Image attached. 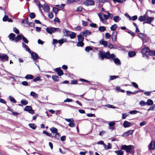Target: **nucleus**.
I'll return each mask as SVG.
<instances>
[{"label": "nucleus", "instance_id": "32", "mask_svg": "<svg viewBox=\"0 0 155 155\" xmlns=\"http://www.w3.org/2000/svg\"><path fill=\"white\" fill-rule=\"evenodd\" d=\"M29 126L32 129H35L36 127V125L35 124H29Z\"/></svg>", "mask_w": 155, "mask_h": 155}, {"label": "nucleus", "instance_id": "57", "mask_svg": "<svg viewBox=\"0 0 155 155\" xmlns=\"http://www.w3.org/2000/svg\"><path fill=\"white\" fill-rule=\"evenodd\" d=\"M35 2L36 3H37L38 4V6L39 8H41L43 6L41 4L40 2L39 1L35 0Z\"/></svg>", "mask_w": 155, "mask_h": 155}, {"label": "nucleus", "instance_id": "47", "mask_svg": "<svg viewBox=\"0 0 155 155\" xmlns=\"http://www.w3.org/2000/svg\"><path fill=\"white\" fill-rule=\"evenodd\" d=\"M79 1V0H67V3L68 4H70L74 2H77Z\"/></svg>", "mask_w": 155, "mask_h": 155}, {"label": "nucleus", "instance_id": "35", "mask_svg": "<svg viewBox=\"0 0 155 155\" xmlns=\"http://www.w3.org/2000/svg\"><path fill=\"white\" fill-rule=\"evenodd\" d=\"M98 29L101 32H104L106 30V28L104 26H100L99 27Z\"/></svg>", "mask_w": 155, "mask_h": 155}, {"label": "nucleus", "instance_id": "62", "mask_svg": "<svg viewBox=\"0 0 155 155\" xmlns=\"http://www.w3.org/2000/svg\"><path fill=\"white\" fill-rule=\"evenodd\" d=\"M28 18H26L24 20H23L22 22V24H28Z\"/></svg>", "mask_w": 155, "mask_h": 155}, {"label": "nucleus", "instance_id": "31", "mask_svg": "<svg viewBox=\"0 0 155 155\" xmlns=\"http://www.w3.org/2000/svg\"><path fill=\"white\" fill-rule=\"evenodd\" d=\"M115 152L117 155H123V151L121 150L115 151Z\"/></svg>", "mask_w": 155, "mask_h": 155}, {"label": "nucleus", "instance_id": "17", "mask_svg": "<svg viewBox=\"0 0 155 155\" xmlns=\"http://www.w3.org/2000/svg\"><path fill=\"white\" fill-rule=\"evenodd\" d=\"M22 45L25 48V50L28 51L29 53H31V51L29 48L28 46L24 43H22Z\"/></svg>", "mask_w": 155, "mask_h": 155}, {"label": "nucleus", "instance_id": "59", "mask_svg": "<svg viewBox=\"0 0 155 155\" xmlns=\"http://www.w3.org/2000/svg\"><path fill=\"white\" fill-rule=\"evenodd\" d=\"M118 78V76H110V80H113Z\"/></svg>", "mask_w": 155, "mask_h": 155}, {"label": "nucleus", "instance_id": "23", "mask_svg": "<svg viewBox=\"0 0 155 155\" xmlns=\"http://www.w3.org/2000/svg\"><path fill=\"white\" fill-rule=\"evenodd\" d=\"M100 44L104 45V47H107V42L106 41L101 40L99 42Z\"/></svg>", "mask_w": 155, "mask_h": 155}, {"label": "nucleus", "instance_id": "27", "mask_svg": "<svg viewBox=\"0 0 155 155\" xmlns=\"http://www.w3.org/2000/svg\"><path fill=\"white\" fill-rule=\"evenodd\" d=\"M146 19V16L145 15L141 16L139 17L138 18L139 20L140 21H143Z\"/></svg>", "mask_w": 155, "mask_h": 155}, {"label": "nucleus", "instance_id": "50", "mask_svg": "<svg viewBox=\"0 0 155 155\" xmlns=\"http://www.w3.org/2000/svg\"><path fill=\"white\" fill-rule=\"evenodd\" d=\"M139 112L136 110L130 111L129 113L131 114H136L137 112Z\"/></svg>", "mask_w": 155, "mask_h": 155}, {"label": "nucleus", "instance_id": "58", "mask_svg": "<svg viewBox=\"0 0 155 155\" xmlns=\"http://www.w3.org/2000/svg\"><path fill=\"white\" fill-rule=\"evenodd\" d=\"M75 124L74 123H73V122L70 123L68 124V126L69 127H74L75 126Z\"/></svg>", "mask_w": 155, "mask_h": 155}, {"label": "nucleus", "instance_id": "40", "mask_svg": "<svg viewBox=\"0 0 155 155\" xmlns=\"http://www.w3.org/2000/svg\"><path fill=\"white\" fill-rule=\"evenodd\" d=\"M21 103L24 105H26L28 104V102L25 99H22L21 101Z\"/></svg>", "mask_w": 155, "mask_h": 155}, {"label": "nucleus", "instance_id": "44", "mask_svg": "<svg viewBox=\"0 0 155 155\" xmlns=\"http://www.w3.org/2000/svg\"><path fill=\"white\" fill-rule=\"evenodd\" d=\"M148 54L150 56H155V51H150V50L149 52L148 53Z\"/></svg>", "mask_w": 155, "mask_h": 155}, {"label": "nucleus", "instance_id": "42", "mask_svg": "<svg viewBox=\"0 0 155 155\" xmlns=\"http://www.w3.org/2000/svg\"><path fill=\"white\" fill-rule=\"evenodd\" d=\"M9 98L10 101L12 102L13 103H15L16 102L15 99L11 96H9Z\"/></svg>", "mask_w": 155, "mask_h": 155}, {"label": "nucleus", "instance_id": "4", "mask_svg": "<svg viewBox=\"0 0 155 155\" xmlns=\"http://www.w3.org/2000/svg\"><path fill=\"white\" fill-rule=\"evenodd\" d=\"M99 17L103 23H104L106 20L108 19V15H105L104 14L100 13L98 14Z\"/></svg>", "mask_w": 155, "mask_h": 155}, {"label": "nucleus", "instance_id": "5", "mask_svg": "<svg viewBox=\"0 0 155 155\" xmlns=\"http://www.w3.org/2000/svg\"><path fill=\"white\" fill-rule=\"evenodd\" d=\"M150 49L148 47H146L143 49L141 51V53L143 54V56H146V58L148 57L147 54L149 52Z\"/></svg>", "mask_w": 155, "mask_h": 155}, {"label": "nucleus", "instance_id": "9", "mask_svg": "<svg viewBox=\"0 0 155 155\" xmlns=\"http://www.w3.org/2000/svg\"><path fill=\"white\" fill-rule=\"evenodd\" d=\"M117 33L116 31H113L111 36L112 40L113 41H117Z\"/></svg>", "mask_w": 155, "mask_h": 155}, {"label": "nucleus", "instance_id": "48", "mask_svg": "<svg viewBox=\"0 0 155 155\" xmlns=\"http://www.w3.org/2000/svg\"><path fill=\"white\" fill-rule=\"evenodd\" d=\"M43 133L46 134V135L50 137H51V134L46 131H43Z\"/></svg>", "mask_w": 155, "mask_h": 155}, {"label": "nucleus", "instance_id": "46", "mask_svg": "<svg viewBox=\"0 0 155 155\" xmlns=\"http://www.w3.org/2000/svg\"><path fill=\"white\" fill-rule=\"evenodd\" d=\"M22 40L23 41L25 42L26 43L28 44V41L27 39L24 37L23 35H22Z\"/></svg>", "mask_w": 155, "mask_h": 155}, {"label": "nucleus", "instance_id": "30", "mask_svg": "<svg viewBox=\"0 0 155 155\" xmlns=\"http://www.w3.org/2000/svg\"><path fill=\"white\" fill-rule=\"evenodd\" d=\"M67 39L66 38L62 39H61L59 40L58 41V42L59 43L60 45H61L63 44L64 42H67Z\"/></svg>", "mask_w": 155, "mask_h": 155}, {"label": "nucleus", "instance_id": "3", "mask_svg": "<svg viewBox=\"0 0 155 155\" xmlns=\"http://www.w3.org/2000/svg\"><path fill=\"white\" fill-rule=\"evenodd\" d=\"M63 32L64 35L69 36L71 39L74 38L76 36L75 33L68 31L66 29H63Z\"/></svg>", "mask_w": 155, "mask_h": 155}, {"label": "nucleus", "instance_id": "51", "mask_svg": "<svg viewBox=\"0 0 155 155\" xmlns=\"http://www.w3.org/2000/svg\"><path fill=\"white\" fill-rule=\"evenodd\" d=\"M92 48L90 47L87 46L85 48V50L87 52H89V51L92 50Z\"/></svg>", "mask_w": 155, "mask_h": 155}, {"label": "nucleus", "instance_id": "64", "mask_svg": "<svg viewBox=\"0 0 155 155\" xmlns=\"http://www.w3.org/2000/svg\"><path fill=\"white\" fill-rule=\"evenodd\" d=\"M115 124V122L114 121L108 123L109 126H113Z\"/></svg>", "mask_w": 155, "mask_h": 155}, {"label": "nucleus", "instance_id": "29", "mask_svg": "<svg viewBox=\"0 0 155 155\" xmlns=\"http://www.w3.org/2000/svg\"><path fill=\"white\" fill-rule=\"evenodd\" d=\"M134 130H130L126 132L125 134L127 136H128L132 134L133 133L134 131Z\"/></svg>", "mask_w": 155, "mask_h": 155}, {"label": "nucleus", "instance_id": "15", "mask_svg": "<svg viewBox=\"0 0 155 155\" xmlns=\"http://www.w3.org/2000/svg\"><path fill=\"white\" fill-rule=\"evenodd\" d=\"M154 19L153 18L148 17L147 18H146V22H144L143 23H147L148 24L150 23L151 21H153Z\"/></svg>", "mask_w": 155, "mask_h": 155}, {"label": "nucleus", "instance_id": "12", "mask_svg": "<svg viewBox=\"0 0 155 155\" xmlns=\"http://www.w3.org/2000/svg\"><path fill=\"white\" fill-rule=\"evenodd\" d=\"M31 57L34 60H36L38 58V54L35 52H31Z\"/></svg>", "mask_w": 155, "mask_h": 155}, {"label": "nucleus", "instance_id": "52", "mask_svg": "<svg viewBox=\"0 0 155 155\" xmlns=\"http://www.w3.org/2000/svg\"><path fill=\"white\" fill-rule=\"evenodd\" d=\"M65 120L68 122L70 123L73 122L74 121V120L72 118H70V119H67V118H65Z\"/></svg>", "mask_w": 155, "mask_h": 155}, {"label": "nucleus", "instance_id": "34", "mask_svg": "<svg viewBox=\"0 0 155 155\" xmlns=\"http://www.w3.org/2000/svg\"><path fill=\"white\" fill-rule=\"evenodd\" d=\"M33 78V76L31 74H27L25 77V78L27 79H31Z\"/></svg>", "mask_w": 155, "mask_h": 155}, {"label": "nucleus", "instance_id": "39", "mask_svg": "<svg viewBox=\"0 0 155 155\" xmlns=\"http://www.w3.org/2000/svg\"><path fill=\"white\" fill-rule=\"evenodd\" d=\"M60 10V9L55 7H54L53 8V12L56 14H57L58 12Z\"/></svg>", "mask_w": 155, "mask_h": 155}, {"label": "nucleus", "instance_id": "28", "mask_svg": "<svg viewBox=\"0 0 155 155\" xmlns=\"http://www.w3.org/2000/svg\"><path fill=\"white\" fill-rule=\"evenodd\" d=\"M52 31L53 33L55 32H60L61 30L58 28H55L52 27Z\"/></svg>", "mask_w": 155, "mask_h": 155}, {"label": "nucleus", "instance_id": "8", "mask_svg": "<svg viewBox=\"0 0 155 155\" xmlns=\"http://www.w3.org/2000/svg\"><path fill=\"white\" fill-rule=\"evenodd\" d=\"M84 4L86 5H94V2L92 0H86L84 2Z\"/></svg>", "mask_w": 155, "mask_h": 155}, {"label": "nucleus", "instance_id": "41", "mask_svg": "<svg viewBox=\"0 0 155 155\" xmlns=\"http://www.w3.org/2000/svg\"><path fill=\"white\" fill-rule=\"evenodd\" d=\"M84 45V43L82 41H78L77 45L78 47H82Z\"/></svg>", "mask_w": 155, "mask_h": 155}, {"label": "nucleus", "instance_id": "33", "mask_svg": "<svg viewBox=\"0 0 155 155\" xmlns=\"http://www.w3.org/2000/svg\"><path fill=\"white\" fill-rule=\"evenodd\" d=\"M153 103V101L151 99H148L146 102V104L147 105H152Z\"/></svg>", "mask_w": 155, "mask_h": 155}, {"label": "nucleus", "instance_id": "26", "mask_svg": "<svg viewBox=\"0 0 155 155\" xmlns=\"http://www.w3.org/2000/svg\"><path fill=\"white\" fill-rule=\"evenodd\" d=\"M30 95L35 98H38V95L33 91H31L30 94Z\"/></svg>", "mask_w": 155, "mask_h": 155}, {"label": "nucleus", "instance_id": "13", "mask_svg": "<svg viewBox=\"0 0 155 155\" xmlns=\"http://www.w3.org/2000/svg\"><path fill=\"white\" fill-rule=\"evenodd\" d=\"M91 33V31L89 30H86L83 31L82 34L83 35L86 37L87 36L90 35Z\"/></svg>", "mask_w": 155, "mask_h": 155}, {"label": "nucleus", "instance_id": "54", "mask_svg": "<svg viewBox=\"0 0 155 155\" xmlns=\"http://www.w3.org/2000/svg\"><path fill=\"white\" fill-rule=\"evenodd\" d=\"M90 26L93 28H96L97 27V25L96 24H94L93 23H90Z\"/></svg>", "mask_w": 155, "mask_h": 155}, {"label": "nucleus", "instance_id": "49", "mask_svg": "<svg viewBox=\"0 0 155 155\" xmlns=\"http://www.w3.org/2000/svg\"><path fill=\"white\" fill-rule=\"evenodd\" d=\"M114 2L123 3L125 2V0H113Z\"/></svg>", "mask_w": 155, "mask_h": 155}, {"label": "nucleus", "instance_id": "36", "mask_svg": "<svg viewBox=\"0 0 155 155\" xmlns=\"http://www.w3.org/2000/svg\"><path fill=\"white\" fill-rule=\"evenodd\" d=\"M117 27V25L114 24L111 27L110 29L112 31H114L116 29Z\"/></svg>", "mask_w": 155, "mask_h": 155}, {"label": "nucleus", "instance_id": "19", "mask_svg": "<svg viewBox=\"0 0 155 155\" xmlns=\"http://www.w3.org/2000/svg\"><path fill=\"white\" fill-rule=\"evenodd\" d=\"M113 19L115 22H117L121 20V18L118 16H116L114 17Z\"/></svg>", "mask_w": 155, "mask_h": 155}, {"label": "nucleus", "instance_id": "24", "mask_svg": "<svg viewBox=\"0 0 155 155\" xmlns=\"http://www.w3.org/2000/svg\"><path fill=\"white\" fill-rule=\"evenodd\" d=\"M50 130L53 134L56 133V134H58L57 129L54 127H53L50 128Z\"/></svg>", "mask_w": 155, "mask_h": 155}, {"label": "nucleus", "instance_id": "63", "mask_svg": "<svg viewBox=\"0 0 155 155\" xmlns=\"http://www.w3.org/2000/svg\"><path fill=\"white\" fill-rule=\"evenodd\" d=\"M8 18V17L7 15H5L3 18V21H7Z\"/></svg>", "mask_w": 155, "mask_h": 155}, {"label": "nucleus", "instance_id": "7", "mask_svg": "<svg viewBox=\"0 0 155 155\" xmlns=\"http://www.w3.org/2000/svg\"><path fill=\"white\" fill-rule=\"evenodd\" d=\"M0 59L2 61H8V56L6 54H1L0 53Z\"/></svg>", "mask_w": 155, "mask_h": 155}, {"label": "nucleus", "instance_id": "18", "mask_svg": "<svg viewBox=\"0 0 155 155\" xmlns=\"http://www.w3.org/2000/svg\"><path fill=\"white\" fill-rule=\"evenodd\" d=\"M130 125V123L127 121H125L123 123V126L125 128L129 127Z\"/></svg>", "mask_w": 155, "mask_h": 155}, {"label": "nucleus", "instance_id": "21", "mask_svg": "<svg viewBox=\"0 0 155 155\" xmlns=\"http://www.w3.org/2000/svg\"><path fill=\"white\" fill-rule=\"evenodd\" d=\"M77 37L78 41L83 42L84 39V38L82 35L80 34L77 36Z\"/></svg>", "mask_w": 155, "mask_h": 155}, {"label": "nucleus", "instance_id": "55", "mask_svg": "<svg viewBox=\"0 0 155 155\" xmlns=\"http://www.w3.org/2000/svg\"><path fill=\"white\" fill-rule=\"evenodd\" d=\"M105 36L106 37L107 39H110V37H111V35L108 33H106L105 34Z\"/></svg>", "mask_w": 155, "mask_h": 155}, {"label": "nucleus", "instance_id": "6", "mask_svg": "<svg viewBox=\"0 0 155 155\" xmlns=\"http://www.w3.org/2000/svg\"><path fill=\"white\" fill-rule=\"evenodd\" d=\"M24 110L25 111H28L29 113L32 114H34V111L32 110V108L31 106H26L24 108Z\"/></svg>", "mask_w": 155, "mask_h": 155}, {"label": "nucleus", "instance_id": "37", "mask_svg": "<svg viewBox=\"0 0 155 155\" xmlns=\"http://www.w3.org/2000/svg\"><path fill=\"white\" fill-rule=\"evenodd\" d=\"M46 31L49 34H51L52 33V27L51 28H47L46 29Z\"/></svg>", "mask_w": 155, "mask_h": 155}, {"label": "nucleus", "instance_id": "60", "mask_svg": "<svg viewBox=\"0 0 155 155\" xmlns=\"http://www.w3.org/2000/svg\"><path fill=\"white\" fill-rule=\"evenodd\" d=\"M106 107H108V108H115L116 107L114 106H113L112 105H111L109 104H108L107 105H105Z\"/></svg>", "mask_w": 155, "mask_h": 155}, {"label": "nucleus", "instance_id": "11", "mask_svg": "<svg viewBox=\"0 0 155 155\" xmlns=\"http://www.w3.org/2000/svg\"><path fill=\"white\" fill-rule=\"evenodd\" d=\"M55 71L58 73L59 76H61L64 74L63 71L60 68H56L55 69Z\"/></svg>", "mask_w": 155, "mask_h": 155}, {"label": "nucleus", "instance_id": "61", "mask_svg": "<svg viewBox=\"0 0 155 155\" xmlns=\"http://www.w3.org/2000/svg\"><path fill=\"white\" fill-rule=\"evenodd\" d=\"M73 101V100L72 99H69V98H67L66 100H64V102H72Z\"/></svg>", "mask_w": 155, "mask_h": 155}, {"label": "nucleus", "instance_id": "1", "mask_svg": "<svg viewBox=\"0 0 155 155\" xmlns=\"http://www.w3.org/2000/svg\"><path fill=\"white\" fill-rule=\"evenodd\" d=\"M98 57L101 60H103L104 58L109 59L110 58L111 59L114 60L115 58V55L112 54H110L108 52H105L102 50H100L99 51Z\"/></svg>", "mask_w": 155, "mask_h": 155}, {"label": "nucleus", "instance_id": "10", "mask_svg": "<svg viewBox=\"0 0 155 155\" xmlns=\"http://www.w3.org/2000/svg\"><path fill=\"white\" fill-rule=\"evenodd\" d=\"M44 11L46 12H48L49 11L50 8L49 6L47 5H44L42 7Z\"/></svg>", "mask_w": 155, "mask_h": 155}, {"label": "nucleus", "instance_id": "53", "mask_svg": "<svg viewBox=\"0 0 155 155\" xmlns=\"http://www.w3.org/2000/svg\"><path fill=\"white\" fill-rule=\"evenodd\" d=\"M53 17V15L52 12H50L48 14V17L50 19H52Z\"/></svg>", "mask_w": 155, "mask_h": 155}, {"label": "nucleus", "instance_id": "2", "mask_svg": "<svg viewBox=\"0 0 155 155\" xmlns=\"http://www.w3.org/2000/svg\"><path fill=\"white\" fill-rule=\"evenodd\" d=\"M121 148L123 150H125L127 153H131L132 150L134 149V146L131 145L127 146L122 145Z\"/></svg>", "mask_w": 155, "mask_h": 155}, {"label": "nucleus", "instance_id": "16", "mask_svg": "<svg viewBox=\"0 0 155 155\" xmlns=\"http://www.w3.org/2000/svg\"><path fill=\"white\" fill-rule=\"evenodd\" d=\"M15 35L12 33H11L8 36L9 39L12 41H15Z\"/></svg>", "mask_w": 155, "mask_h": 155}, {"label": "nucleus", "instance_id": "25", "mask_svg": "<svg viewBox=\"0 0 155 155\" xmlns=\"http://www.w3.org/2000/svg\"><path fill=\"white\" fill-rule=\"evenodd\" d=\"M114 62L117 65H120L121 64V62L120 60L118 58H116L114 60Z\"/></svg>", "mask_w": 155, "mask_h": 155}, {"label": "nucleus", "instance_id": "45", "mask_svg": "<svg viewBox=\"0 0 155 155\" xmlns=\"http://www.w3.org/2000/svg\"><path fill=\"white\" fill-rule=\"evenodd\" d=\"M29 16L31 19L34 18L35 17V14L34 13H30L29 14Z\"/></svg>", "mask_w": 155, "mask_h": 155}, {"label": "nucleus", "instance_id": "20", "mask_svg": "<svg viewBox=\"0 0 155 155\" xmlns=\"http://www.w3.org/2000/svg\"><path fill=\"white\" fill-rule=\"evenodd\" d=\"M22 37V35H18L15 37V42H17L19 40L21 39Z\"/></svg>", "mask_w": 155, "mask_h": 155}, {"label": "nucleus", "instance_id": "22", "mask_svg": "<svg viewBox=\"0 0 155 155\" xmlns=\"http://www.w3.org/2000/svg\"><path fill=\"white\" fill-rule=\"evenodd\" d=\"M128 56L130 57H132L136 55L135 52L132 51H129L128 53Z\"/></svg>", "mask_w": 155, "mask_h": 155}, {"label": "nucleus", "instance_id": "38", "mask_svg": "<svg viewBox=\"0 0 155 155\" xmlns=\"http://www.w3.org/2000/svg\"><path fill=\"white\" fill-rule=\"evenodd\" d=\"M52 78L53 80L55 81H58L59 80V77L56 75H54L52 76Z\"/></svg>", "mask_w": 155, "mask_h": 155}, {"label": "nucleus", "instance_id": "43", "mask_svg": "<svg viewBox=\"0 0 155 155\" xmlns=\"http://www.w3.org/2000/svg\"><path fill=\"white\" fill-rule=\"evenodd\" d=\"M146 102L143 101H141L139 102V104L141 107H143L145 105Z\"/></svg>", "mask_w": 155, "mask_h": 155}, {"label": "nucleus", "instance_id": "56", "mask_svg": "<svg viewBox=\"0 0 155 155\" xmlns=\"http://www.w3.org/2000/svg\"><path fill=\"white\" fill-rule=\"evenodd\" d=\"M13 31L17 34H18L19 33V30L15 27L13 28Z\"/></svg>", "mask_w": 155, "mask_h": 155}, {"label": "nucleus", "instance_id": "14", "mask_svg": "<svg viewBox=\"0 0 155 155\" xmlns=\"http://www.w3.org/2000/svg\"><path fill=\"white\" fill-rule=\"evenodd\" d=\"M155 148V142L154 141H151L149 145V149L151 150H153Z\"/></svg>", "mask_w": 155, "mask_h": 155}]
</instances>
